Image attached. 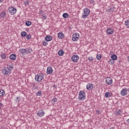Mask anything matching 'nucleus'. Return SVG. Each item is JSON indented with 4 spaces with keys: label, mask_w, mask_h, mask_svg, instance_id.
I'll list each match as a JSON object with an SVG mask.
<instances>
[{
    "label": "nucleus",
    "mask_w": 129,
    "mask_h": 129,
    "mask_svg": "<svg viewBox=\"0 0 129 129\" xmlns=\"http://www.w3.org/2000/svg\"><path fill=\"white\" fill-rule=\"evenodd\" d=\"M90 14V10H89L88 8H84L82 13V18H83V19H86V18L89 16Z\"/></svg>",
    "instance_id": "f257e3e1"
},
{
    "label": "nucleus",
    "mask_w": 129,
    "mask_h": 129,
    "mask_svg": "<svg viewBox=\"0 0 129 129\" xmlns=\"http://www.w3.org/2000/svg\"><path fill=\"white\" fill-rule=\"evenodd\" d=\"M79 100H84L86 98V95L85 91H81L79 92Z\"/></svg>",
    "instance_id": "f03ea898"
},
{
    "label": "nucleus",
    "mask_w": 129,
    "mask_h": 129,
    "mask_svg": "<svg viewBox=\"0 0 129 129\" xmlns=\"http://www.w3.org/2000/svg\"><path fill=\"white\" fill-rule=\"evenodd\" d=\"M44 79V75L43 74H38L35 76V80L37 82H41Z\"/></svg>",
    "instance_id": "7ed1b4c3"
},
{
    "label": "nucleus",
    "mask_w": 129,
    "mask_h": 129,
    "mask_svg": "<svg viewBox=\"0 0 129 129\" xmlns=\"http://www.w3.org/2000/svg\"><path fill=\"white\" fill-rule=\"evenodd\" d=\"M12 70L7 68H4L2 70V73L5 76H8L11 74Z\"/></svg>",
    "instance_id": "20e7f679"
},
{
    "label": "nucleus",
    "mask_w": 129,
    "mask_h": 129,
    "mask_svg": "<svg viewBox=\"0 0 129 129\" xmlns=\"http://www.w3.org/2000/svg\"><path fill=\"white\" fill-rule=\"evenodd\" d=\"M9 13L11 16H14L17 13V9L14 8L13 7H9L8 9Z\"/></svg>",
    "instance_id": "39448f33"
},
{
    "label": "nucleus",
    "mask_w": 129,
    "mask_h": 129,
    "mask_svg": "<svg viewBox=\"0 0 129 129\" xmlns=\"http://www.w3.org/2000/svg\"><path fill=\"white\" fill-rule=\"evenodd\" d=\"M79 34L78 33H74L73 35V38L72 40L74 41V42H76V41H78L79 40Z\"/></svg>",
    "instance_id": "423d86ee"
},
{
    "label": "nucleus",
    "mask_w": 129,
    "mask_h": 129,
    "mask_svg": "<svg viewBox=\"0 0 129 129\" xmlns=\"http://www.w3.org/2000/svg\"><path fill=\"white\" fill-rule=\"evenodd\" d=\"M72 60L73 62L76 63L79 60V56L77 55H74L72 56Z\"/></svg>",
    "instance_id": "0eeeda50"
},
{
    "label": "nucleus",
    "mask_w": 129,
    "mask_h": 129,
    "mask_svg": "<svg viewBox=\"0 0 129 129\" xmlns=\"http://www.w3.org/2000/svg\"><path fill=\"white\" fill-rule=\"evenodd\" d=\"M37 115L38 116H39L40 117H42V116H44L45 115V112L44 111V110L40 109L37 112Z\"/></svg>",
    "instance_id": "6e6552de"
},
{
    "label": "nucleus",
    "mask_w": 129,
    "mask_h": 129,
    "mask_svg": "<svg viewBox=\"0 0 129 129\" xmlns=\"http://www.w3.org/2000/svg\"><path fill=\"white\" fill-rule=\"evenodd\" d=\"M105 82L108 85H111L112 84V79L110 78H106Z\"/></svg>",
    "instance_id": "1a4fd4ad"
},
{
    "label": "nucleus",
    "mask_w": 129,
    "mask_h": 129,
    "mask_svg": "<svg viewBox=\"0 0 129 129\" xmlns=\"http://www.w3.org/2000/svg\"><path fill=\"white\" fill-rule=\"evenodd\" d=\"M86 89L87 90H92L93 89V84H88L86 86Z\"/></svg>",
    "instance_id": "9d476101"
},
{
    "label": "nucleus",
    "mask_w": 129,
    "mask_h": 129,
    "mask_svg": "<svg viewBox=\"0 0 129 129\" xmlns=\"http://www.w3.org/2000/svg\"><path fill=\"white\" fill-rule=\"evenodd\" d=\"M114 32V31L113 30V29H112L111 28H108L106 31V33L107 34H108V35H112Z\"/></svg>",
    "instance_id": "9b49d317"
},
{
    "label": "nucleus",
    "mask_w": 129,
    "mask_h": 129,
    "mask_svg": "<svg viewBox=\"0 0 129 129\" xmlns=\"http://www.w3.org/2000/svg\"><path fill=\"white\" fill-rule=\"evenodd\" d=\"M120 95L121 96H125V95H127V93L126 92V90L125 89H123L120 92Z\"/></svg>",
    "instance_id": "f8f14e48"
},
{
    "label": "nucleus",
    "mask_w": 129,
    "mask_h": 129,
    "mask_svg": "<svg viewBox=\"0 0 129 129\" xmlns=\"http://www.w3.org/2000/svg\"><path fill=\"white\" fill-rule=\"evenodd\" d=\"M46 73L47 74H52L53 73V69H52V67H48L47 68Z\"/></svg>",
    "instance_id": "ddd939ff"
},
{
    "label": "nucleus",
    "mask_w": 129,
    "mask_h": 129,
    "mask_svg": "<svg viewBox=\"0 0 129 129\" xmlns=\"http://www.w3.org/2000/svg\"><path fill=\"white\" fill-rule=\"evenodd\" d=\"M19 52L22 55H25V54H27V49L21 48L19 50Z\"/></svg>",
    "instance_id": "4468645a"
},
{
    "label": "nucleus",
    "mask_w": 129,
    "mask_h": 129,
    "mask_svg": "<svg viewBox=\"0 0 129 129\" xmlns=\"http://www.w3.org/2000/svg\"><path fill=\"white\" fill-rule=\"evenodd\" d=\"M10 59L13 61H15L17 59V55L15 54H12L10 56Z\"/></svg>",
    "instance_id": "2eb2a0df"
},
{
    "label": "nucleus",
    "mask_w": 129,
    "mask_h": 129,
    "mask_svg": "<svg viewBox=\"0 0 129 129\" xmlns=\"http://www.w3.org/2000/svg\"><path fill=\"white\" fill-rule=\"evenodd\" d=\"M52 39H53V38L52 37V36L50 35L46 36L45 37V40L47 42H50V41H52Z\"/></svg>",
    "instance_id": "dca6fc26"
},
{
    "label": "nucleus",
    "mask_w": 129,
    "mask_h": 129,
    "mask_svg": "<svg viewBox=\"0 0 129 129\" xmlns=\"http://www.w3.org/2000/svg\"><path fill=\"white\" fill-rule=\"evenodd\" d=\"M57 37L58 39H63L64 38V34H63V32H60L57 34Z\"/></svg>",
    "instance_id": "f3484780"
},
{
    "label": "nucleus",
    "mask_w": 129,
    "mask_h": 129,
    "mask_svg": "<svg viewBox=\"0 0 129 129\" xmlns=\"http://www.w3.org/2000/svg\"><path fill=\"white\" fill-rule=\"evenodd\" d=\"M6 16H7V13H6V12L4 11L1 14L0 18H3V19H5V17H6Z\"/></svg>",
    "instance_id": "a211bd4d"
},
{
    "label": "nucleus",
    "mask_w": 129,
    "mask_h": 129,
    "mask_svg": "<svg viewBox=\"0 0 129 129\" xmlns=\"http://www.w3.org/2000/svg\"><path fill=\"white\" fill-rule=\"evenodd\" d=\"M26 50H27L26 54H29L33 52V49L31 47H28V48L26 49Z\"/></svg>",
    "instance_id": "6ab92c4d"
},
{
    "label": "nucleus",
    "mask_w": 129,
    "mask_h": 129,
    "mask_svg": "<svg viewBox=\"0 0 129 129\" xmlns=\"http://www.w3.org/2000/svg\"><path fill=\"white\" fill-rule=\"evenodd\" d=\"M58 54L59 56H63V55H64V50L60 49L59 51H58Z\"/></svg>",
    "instance_id": "aec40b11"
},
{
    "label": "nucleus",
    "mask_w": 129,
    "mask_h": 129,
    "mask_svg": "<svg viewBox=\"0 0 129 129\" xmlns=\"http://www.w3.org/2000/svg\"><path fill=\"white\" fill-rule=\"evenodd\" d=\"M111 96V93H109V92H107L105 94V97L108 98V97H110Z\"/></svg>",
    "instance_id": "412c9836"
},
{
    "label": "nucleus",
    "mask_w": 129,
    "mask_h": 129,
    "mask_svg": "<svg viewBox=\"0 0 129 129\" xmlns=\"http://www.w3.org/2000/svg\"><path fill=\"white\" fill-rule=\"evenodd\" d=\"M111 58L112 60H115L117 59V55L116 54H113L111 55Z\"/></svg>",
    "instance_id": "4be33fe9"
},
{
    "label": "nucleus",
    "mask_w": 129,
    "mask_h": 129,
    "mask_svg": "<svg viewBox=\"0 0 129 129\" xmlns=\"http://www.w3.org/2000/svg\"><path fill=\"white\" fill-rule=\"evenodd\" d=\"M25 25L27 27H30V26H31V25H32V22H31L29 21H27L25 22Z\"/></svg>",
    "instance_id": "5701e85b"
},
{
    "label": "nucleus",
    "mask_w": 129,
    "mask_h": 129,
    "mask_svg": "<svg viewBox=\"0 0 129 129\" xmlns=\"http://www.w3.org/2000/svg\"><path fill=\"white\" fill-rule=\"evenodd\" d=\"M62 17L64 18V19H67V18L69 17V15L68 14V13H63L62 15Z\"/></svg>",
    "instance_id": "b1692460"
},
{
    "label": "nucleus",
    "mask_w": 129,
    "mask_h": 129,
    "mask_svg": "<svg viewBox=\"0 0 129 129\" xmlns=\"http://www.w3.org/2000/svg\"><path fill=\"white\" fill-rule=\"evenodd\" d=\"M5 91L3 90H0V97L5 95Z\"/></svg>",
    "instance_id": "393cba45"
},
{
    "label": "nucleus",
    "mask_w": 129,
    "mask_h": 129,
    "mask_svg": "<svg viewBox=\"0 0 129 129\" xmlns=\"http://www.w3.org/2000/svg\"><path fill=\"white\" fill-rule=\"evenodd\" d=\"M21 37H26L27 36V32L25 31H22L21 34Z\"/></svg>",
    "instance_id": "a878e982"
},
{
    "label": "nucleus",
    "mask_w": 129,
    "mask_h": 129,
    "mask_svg": "<svg viewBox=\"0 0 129 129\" xmlns=\"http://www.w3.org/2000/svg\"><path fill=\"white\" fill-rule=\"evenodd\" d=\"M125 26H126L127 28H129V20H126L125 21Z\"/></svg>",
    "instance_id": "bb28decb"
},
{
    "label": "nucleus",
    "mask_w": 129,
    "mask_h": 129,
    "mask_svg": "<svg viewBox=\"0 0 129 129\" xmlns=\"http://www.w3.org/2000/svg\"><path fill=\"white\" fill-rule=\"evenodd\" d=\"M36 96H42V91H39L36 93Z\"/></svg>",
    "instance_id": "cd10ccee"
},
{
    "label": "nucleus",
    "mask_w": 129,
    "mask_h": 129,
    "mask_svg": "<svg viewBox=\"0 0 129 129\" xmlns=\"http://www.w3.org/2000/svg\"><path fill=\"white\" fill-rule=\"evenodd\" d=\"M57 98H53L52 99V103L53 104H55V102H57Z\"/></svg>",
    "instance_id": "c85d7f7f"
},
{
    "label": "nucleus",
    "mask_w": 129,
    "mask_h": 129,
    "mask_svg": "<svg viewBox=\"0 0 129 129\" xmlns=\"http://www.w3.org/2000/svg\"><path fill=\"white\" fill-rule=\"evenodd\" d=\"M96 59L97 60H100L101 59V54H97Z\"/></svg>",
    "instance_id": "c756f323"
},
{
    "label": "nucleus",
    "mask_w": 129,
    "mask_h": 129,
    "mask_svg": "<svg viewBox=\"0 0 129 129\" xmlns=\"http://www.w3.org/2000/svg\"><path fill=\"white\" fill-rule=\"evenodd\" d=\"M1 58L3 59H6V58H7V56H6V54H5V53L2 54H1Z\"/></svg>",
    "instance_id": "7c9ffc66"
},
{
    "label": "nucleus",
    "mask_w": 129,
    "mask_h": 129,
    "mask_svg": "<svg viewBox=\"0 0 129 129\" xmlns=\"http://www.w3.org/2000/svg\"><path fill=\"white\" fill-rule=\"evenodd\" d=\"M88 60L90 61V62H92V61H93V57L92 56H89L88 58Z\"/></svg>",
    "instance_id": "2f4dec72"
},
{
    "label": "nucleus",
    "mask_w": 129,
    "mask_h": 129,
    "mask_svg": "<svg viewBox=\"0 0 129 129\" xmlns=\"http://www.w3.org/2000/svg\"><path fill=\"white\" fill-rule=\"evenodd\" d=\"M31 38H32V35H31V34H28L26 35V39H27V40H30V39H31Z\"/></svg>",
    "instance_id": "473e14b6"
},
{
    "label": "nucleus",
    "mask_w": 129,
    "mask_h": 129,
    "mask_svg": "<svg viewBox=\"0 0 129 129\" xmlns=\"http://www.w3.org/2000/svg\"><path fill=\"white\" fill-rule=\"evenodd\" d=\"M21 98L20 97H18L17 98V99L16 100V102H20V101H21Z\"/></svg>",
    "instance_id": "72a5a7b5"
},
{
    "label": "nucleus",
    "mask_w": 129,
    "mask_h": 129,
    "mask_svg": "<svg viewBox=\"0 0 129 129\" xmlns=\"http://www.w3.org/2000/svg\"><path fill=\"white\" fill-rule=\"evenodd\" d=\"M7 68H8V69H10V70H11V69H13L14 68L13 67H12V66L8 64V65H7Z\"/></svg>",
    "instance_id": "f704fd0d"
},
{
    "label": "nucleus",
    "mask_w": 129,
    "mask_h": 129,
    "mask_svg": "<svg viewBox=\"0 0 129 129\" xmlns=\"http://www.w3.org/2000/svg\"><path fill=\"white\" fill-rule=\"evenodd\" d=\"M42 44L43 46H47V45H48V42L47 41H43Z\"/></svg>",
    "instance_id": "c9c22d12"
},
{
    "label": "nucleus",
    "mask_w": 129,
    "mask_h": 129,
    "mask_svg": "<svg viewBox=\"0 0 129 129\" xmlns=\"http://www.w3.org/2000/svg\"><path fill=\"white\" fill-rule=\"evenodd\" d=\"M108 12H113V11H114V8H110L109 9H108Z\"/></svg>",
    "instance_id": "e433bc0d"
},
{
    "label": "nucleus",
    "mask_w": 129,
    "mask_h": 129,
    "mask_svg": "<svg viewBox=\"0 0 129 129\" xmlns=\"http://www.w3.org/2000/svg\"><path fill=\"white\" fill-rule=\"evenodd\" d=\"M42 18L44 19V20H47V16L46 15H42Z\"/></svg>",
    "instance_id": "4c0bfd02"
},
{
    "label": "nucleus",
    "mask_w": 129,
    "mask_h": 129,
    "mask_svg": "<svg viewBox=\"0 0 129 129\" xmlns=\"http://www.w3.org/2000/svg\"><path fill=\"white\" fill-rule=\"evenodd\" d=\"M116 115H120V110H119L116 112Z\"/></svg>",
    "instance_id": "58836bf2"
},
{
    "label": "nucleus",
    "mask_w": 129,
    "mask_h": 129,
    "mask_svg": "<svg viewBox=\"0 0 129 129\" xmlns=\"http://www.w3.org/2000/svg\"><path fill=\"white\" fill-rule=\"evenodd\" d=\"M25 5H29V1H25L24 2Z\"/></svg>",
    "instance_id": "ea45409f"
},
{
    "label": "nucleus",
    "mask_w": 129,
    "mask_h": 129,
    "mask_svg": "<svg viewBox=\"0 0 129 129\" xmlns=\"http://www.w3.org/2000/svg\"><path fill=\"white\" fill-rule=\"evenodd\" d=\"M96 113H97L98 114H99V113H100V111H99V110H97L96 111Z\"/></svg>",
    "instance_id": "a19ab883"
},
{
    "label": "nucleus",
    "mask_w": 129,
    "mask_h": 129,
    "mask_svg": "<svg viewBox=\"0 0 129 129\" xmlns=\"http://www.w3.org/2000/svg\"><path fill=\"white\" fill-rule=\"evenodd\" d=\"M31 85L33 87V88L34 87V86H36V84L34 83H32L31 84Z\"/></svg>",
    "instance_id": "79ce46f5"
},
{
    "label": "nucleus",
    "mask_w": 129,
    "mask_h": 129,
    "mask_svg": "<svg viewBox=\"0 0 129 129\" xmlns=\"http://www.w3.org/2000/svg\"><path fill=\"white\" fill-rule=\"evenodd\" d=\"M94 2H95L94 0H91L90 4H94Z\"/></svg>",
    "instance_id": "37998d69"
},
{
    "label": "nucleus",
    "mask_w": 129,
    "mask_h": 129,
    "mask_svg": "<svg viewBox=\"0 0 129 129\" xmlns=\"http://www.w3.org/2000/svg\"><path fill=\"white\" fill-rule=\"evenodd\" d=\"M33 88V89H38V87L35 86Z\"/></svg>",
    "instance_id": "c03bdc74"
},
{
    "label": "nucleus",
    "mask_w": 129,
    "mask_h": 129,
    "mask_svg": "<svg viewBox=\"0 0 129 129\" xmlns=\"http://www.w3.org/2000/svg\"><path fill=\"white\" fill-rule=\"evenodd\" d=\"M125 90H126V91L127 93V92H129V89L125 88Z\"/></svg>",
    "instance_id": "a18cd8bd"
},
{
    "label": "nucleus",
    "mask_w": 129,
    "mask_h": 129,
    "mask_svg": "<svg viewBox=\"0 0 129 129\" xmlns=\"http://www.w3.org/2000/svg\"><path fill=\"white\" fill-rule=\"evenodd\" d=\"M43 11L42 10L40 11V14L41 15L43 14Z\"/></svg>",
    "instance_id": "49530a36"
},
{
    "label": "nucleus",
    "mask_w": 129,
    "mask_h": 129,
    "mask_svg": "<svg viewBox=\"0 0 129 129\" xmlns=\"http://www.w3.org/2000/svg\"><path fill=\"white\" fill-rule=\"evenodd\" d=\"M53 88H56V87H57V86L54 85L53 86Z\"/></svg>",
    "instance_id": "de8ad7c7"
},
{
    "label": "nucleus",
    "mask_w": 129,
    "mask_h": 129,
    "mask_svg": "<svg viewBox=\"0 0 129 129\" xmlns=\"http://www.w3.org/2000/svg\"><path fill=\"white\" fill-rule=\"evenodd\" d=\"M126 121H127V123L129 124V118L126 120Z\"/></svg>",
    "instance_id": "09e8293b"
},
{
    "label": "nucleus",
    "mask_w": 129,
    "mask_h": 129,
    "mask_svg": "<svg viewBox=\"0 0 129 129\" xmlns=\"http://www.w3.org/2000/svg\"><path fill=\"white\" fill-rule=\"evenodd\" d=\"M109 129H114V127H111L109 128Z\"/></svg>",
    "instance_id": "8fccbe9b"
},
{
    "label": "nucleus",
    "mask_w": 129,
    "mask_h": 129,
    "mask_svg": "<svg viewBox=\"0 0 129 129\" xmlns=\"http://www.w3.org/2000/svg\"><path fill=\"white\" fill-rule=\"evenodd\" d=\"M1 106H3V103H0V107H1Z\"/></svg>",
    "instance_id": "3c124183"
},
{
    "label": "nucleus",
    "mask_w": 129,
    "mask_h": 129,
    "mask_svg": "<svg viewBox=\"0 0 129 129\" xmlns=\"http://www.w3.org/2000/svg\"><path fill=\"white\" fill-rule=\"evenodd\" d=\"M3 2H4V0H0V3H3Z\"/></svg>",
    "instance_id": "603ef678"
},
{
    "label": "nucleus",
    "mask_w": 129,
    "mask_h": 129,
    "mask_svg": "<svg viewBox=\"0 0 129 129\" xmlns=\"http://www.w3.org/2000/svg\"><path fill=\"white\" fill-rule=\"evenodd\" d=\"M110 61H111V59H110V60L109 61V64H110Z\"/></svg>",
    "instance_id": "864d4df0"
},
{
    "label": "nucleus",
    "mask_w": 129,
    "mask_h": 129,
    "mask_svg": "<svg viewBox=\"0 0 129 129\" xmlns=\"http://www.w3.org/2000/svg\"><path fill=\"white\" fill-rule=\"evenodd\" d=\"M111 64H112V62H111Z\"/></svg>",
    "instance_id": "5fc2aeb1"
}]
</instances>
